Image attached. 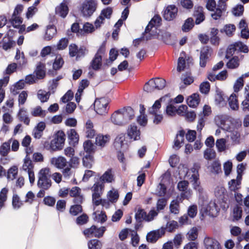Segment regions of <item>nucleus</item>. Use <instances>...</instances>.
<instances>
[{
	"label": "nucleus",
	"mask_w": 249,
	"mask_h": 249,
	"mask_svg": "<svg viewBox=\"0 0 249 249\" xmlns=\"http://www.w3.org/2000/svg\"><path fill=\"white\" fill-rule=\"evenodd\" d=\"M51 176V173L49 168L41 169L38 174L37 186L43 190L49 189L52 185Z\"/></svg>",
	"instance_id": "obj_1"
},
{
	"label": "nucleus",
	"mask_w": 249,
	"mask_h": 249,
	"mask_svg": "<svg viewBox=\"0 0 249 249\" xmlns=\"http://www.w3.org/2000/svg\"><path fill=\"white\" fill-rule=\"evenodd\" d=\"M65 136L64 131H57L54 135V139L50 142V149L54 151L61 150L64 145Z\"/></svg>",
	"instance_id": "obj_2"
},
{
	"label": "nucleus",
	"mask_w": 249,
	"mask_h": 249,
	"mask_svg": "<svg viewBox=\"0 0 249 249\" xmlns=\"http://www.w3.org/2000/svg\"><path fill=\"white\" fill-rule=\"evenodd\" d=\"M236 51L247 53L249 52V49L248 46L242 42H236L233 44H230L228 46L226 50L225 58L226 59L230 58Z\"/></svg>",
	"instance_id": "obj_3"
},
{
	"label": "nucleus",
	"mask_w": 249,
	"mask_h": 249,
	"mask_svg": "<svg viewBox=\"0 0 249 249\" xmlns=\"http://www.w3.org/2000/svg\"><path fill=\"white\" fill-rule=\"evenodd\" d=\"M96 0H85L83 3L82 13L84 17H89L97 8Z\"/></svg>",
	"instance_id": "obj_4"
},
{
	"label": "nucleus",
	"mask_w": 249,
	"mask_h": 249,
	"mask_svg": "<svg viewBox=\"0 0 249 249\" xmlns=\"http://www.w3.org/2000/svg\"><path fill=\"white\" fill-rule=\"evenodd\" d=\"M106 228L104 226L97 228L95 225H92L90 228L86 229L83 231V234L88 237H95L100 238L103 236Z\"/></svg>",
	"instance_id": "obj_5"
},
{
	"label": "nucleus",
	"mask_w": 249,
	"mask_h": 249,
	"mask_svg": "<svg viewBox=\"0 0 249 249\" xmlns=\"http://www.w3.org/2000/svg\"><path fill=\"white\" fill-rule=\"evenodd\" d=\"M108 102L105 98L96 99L94 103V110L97 114L105 115L107 114L108 110Z\"/></svg>",
	"instance_id": "obj_6"
},
{
	"label": "nucleus",
	"mask_w": 249,
	"mask_h": 249,
	"mask_svg": "<svg viewBox=\"0 0 249 249\" xmlns=\"http://www.w3.org/2000/svg\"><path fill=\"white\" fill-rule=\"evenodd\" d=\"M189 182L187 180H182L178 183L177 188L181 193L180 195V199H189L192 196V191L190 189H188Z\"/></svg>",
	"instance_id": "obj_7"
},
{
	"label": "nucleus",
	"mask_w": 249,
	"mask_h": 249,
	"mask_svg": "<svg viewBox=\"0 0 249 249\" xmlns=\"http://www.w3.org/2000/svg\"><path fill=\"white\" fill-rule=\"evenodd\" d=\"M178 8L175 5H169L164 10L163 17L165 20L172 21L177 16Z\"/></svg>",
	"instance_id": "obj_8"
},
{
	"label": "nucleus",
	"mask_w": 249,
	"mask_h": 249,
	"mask_svg": "<svg viewBox=\"0 0 249 249\" xmlns=\"http://www.w3.org/2000/svg\"><path fill=\"white\" fill-rule=\"evenodd\" d=\"M212 49L208 46L203 47L200 51L199 57V65L202 68H204L211 55Z\"/></svg>",
	"instance_id": "obj_9"
},
{
	"label": "nucleus",
	"mask_w": 249,
	"mask_h": 249,
	"mask_svg": "<svg viewBox=\"0 0 249 249\" xmlns=\"http://www.w3.org/2000/svg\"><path fill=\"white\" fill-rule=\"evenodd\" d=\"M165 234V229L160 228L157 230H154L148 232L146 235V240L147 242L154 243Z\"/></svg>",
	"instance_id": "obj_10"
},
{
	"label": "nucleus",
	"mask_w": 249,
	"mask_h": 249,
	"mask_svg": "<svg viewBox=\"0 0 249 249\" xmlns=\"http://www.w3.org/2000/svg\"><path fill=\"white\" fill-rule=\"evenodd\" d=\"M212 112L211 108L208 105H204L203 108L202 112H201L199 116L200 118L198 119L197 125V130L201 132L202 128L205 125V121L203 117L202 116V113L204 116H208Z\"/></svg>",
	"instance_id": "obj_11"
},
{
	"label": "nucleus",
	"mask_w": 249,
	"mask_h": 249,
	"mask_svg": "<svg viewBox=\"0 0 249 249\" xmlns=\"http://www.w3.org/2000/svg\"><path fill=\"white\" fill-rule=\"evenodd\" d=\"M127 134L130 139L135 141L140 139V131L135 124H132L129 126Z\"/></svg>",
	"instance_id": "obj_12"
},
{
	"label": "nucleus",
	"mask_w": 249,
	"mask_h": 249,
	"mask_svg": "<svg viewBox=\"0 0 249 249\" xmlns=\"http://www.w3.org/2000/svg\"><path fill=\"white\" fill-rule=\"evenodd\" d=\"M204 243L206 249H222L218 241L212 238L205 237Z\"/></svg>",
	"instance_id": "obj_13"
},
{
	"label": "nucleus",
	"mask_w": 249,
	"mask_h": 249,
	"mask_svg": "<svg viewBox=\"0 0 249 249\" xmlns=\"http://www.w3.org/2000/svg\"><path fill=\"white\" fill-rule=\"evenodd\" d=\"M34 73L37 80L43 79L46 75L45 65L41 62H38Z\"/></svg>",
	"instance_id": "obj_14"
},
{
	"label": "nucleus",
	"mask_w": 249,
	"mask_h": 249,
	"mask_svg": "<svg viewBox=\"0 0 249 249\" xmlns=\"http://www.w3.org/2000/svg\"><path fill=\"white\" fill-rule=\"evenodd\" d=\"M111 120L113 124L117 125H122L125 124L120 109L116 110L112 114Z\"/></svg>",
	"instance_id": "obj_15"
},
{
	"label": "nucleus",
	"mask_w": 249,
	"mask_h": 249,
	"mask_svg": "<svg viewBox=\"0 0 249 249\" xmlns=\"http://www.w3.org/2000/svg\"><path fill=\"white\" fill-rule=\"evenodd\" d=\"M202 6H195L194 16L196 17L195 23L197 25L200 24L205 19V16Z\"/></svg>",
	"instance_id": "obj_16"
},
{
	"label": "nucleus",
	"mask_w": 249,
	"mask_h": 249,
	"mask_svg": "<svg viewBox=\"0 0 249 249\" xmlns=\"http://www.w3.org/2000/svg\"><path fill=\"white\" fill-rule=\"evenodd\" d=\"M124 117L125 124L129 121L133 119L134 117V111L130 107H124L120 109Z\"/></svg>",
	"instance_id": "obj_17"
},
{
	"label": "nucleus",
	"mask_w": 249,
	"mask_h": 249,
	"mask_svg": "<svg viewBox=\"0 0 249 249\" xmlns=\"http://www.w3.org/2000/svg\"><path fill=\"white\" fill-rule=\"evenodd\" d=\"M69 143L71 145L75 146L79 141V135L74 129H70L67 132Z\"/></svg>",
	"instance_id": "obj_18"
},
{
	"label": "nucleus",
	"mask_w": 249,
	"mask_h": 249,
	"mask_svg": "<svg viewBox=\"0 0 249 249\" xmlns=\"http://www.w3.org/2000/svg\"><path fill=\"white\" fill-rule=\"evenodd\" d=\"M51 162L53 164L56 168L59 169H63L66 166L68 163L66 159L62 156L53 158Z\"/></svg>",
	"instance_id": "obj_19"
},
{
	"label": "nucleus",
	"mask_w": 249,
	"mask_h": 249,
	"mask_svg": "<svg viewBox=\"0 0 249 249\" xmlns=\"http://www.w3.org/2000/svg\"><path fill=\"white\" fill-rule=\"evenodd\" d=\"M188 105L193 108L196 107L200 102L199 95L198 93H193L187 99Z\"/></svg>",
	"instance_id": "obj_20"
},
{
	"label": "nucleus",
	"mask_w": 249,
	"mask_h": 249,
	"mask_svg": "<svg viewBox=\"0 0 249 249\" xmlns=\"http://www.w3.org/2000/svg\"><path fill=\"white\" fill-rule=\"evenodd\" d=\"M69 8L67 5L62 2L59 6L55 8V13L63 18H65L68 14Z\"/></svg>",
	"instance_id": "obj_21"
},
{
	"label": "nucleus",
	"mask_w": 249,
	"mask_h": 249,
	"mask_svg": "<svg viewBox=\"0 0 249 249\" xmlns=\"http://www.w3.org/2000/svg\"><path fill=\"white\" fill-rule=\"evenodd\" d=\"M100 181L103 184L105 182L111 183L114 180V175L112 174V169H108L100 177Z\"/></svg>",
	"instance_id": "obj_22"
},
{
	"label": "nucleus",
	"mask_w": 249,
	"mask_h": 249,
	"mask_svg": "<svg viewBox=\"0 0 249 249\" xmlns=\"http://www.w3.org/2000/svg\"><path fill=\"white\" fill-rule=\"evenodd\" d=\"M102 56L94 55L90 63V67L94 71L99 70L102 66Z\"/></svg>",
	"instance_id": "obj_23"
},
{
	"label": "nucleus",
	"mask_w": 249,
	"mask_h": 249,
	"mask_svg": "<svg viewBox=\"0 0 249 249\" xmlns=\"http://www.w3.org/2000/svg\"><path fill=\"white\" fill-rule=\"evenodd\" d=\"M57 30L54 25H49L47 27L44 38L47 40H50L56 35Z\"/></svg>",
	"instance_id": "obj_24"
},
{
	"label": "nucleus",
	"mask_w": 249,
	"mask_h": 249,
	"mask_svg": "<svg viewBox=\"0 0 249 249\" xmlns=\"http://www.w3.org/2000/svg\"><path fill=\"white\" fill-rule=\"evenodd\" d=\"M147 213L145 210L139 208L135 214V218L138 223H142L143 221H146Z\"/></svg>",
	"instance_id": "obj_25"
},
{
	"label": "nucleus",
	"mask_w": 249,
	"mask_h": 249,
	"mask_svg": "<svg viewBox=\"0 0 249 249\" xmlns=\"http://www.w3.org/2000/svg\"><path fill=\"white\" fill-rule=\"evenodd\" d=\"M27 111L24 108L19 109L18 116L20 122H23L25 124L28 125L30 124V120L27 114Z\"/></svg>",
	"instance_id": "obj_26"
},
{
	"label": "nucleus",
	"mask_w": 249,
	"mask_h": 249,
	"mask_svg": "<svg viewBox=\"0 0 249 249\" xmlns=\"http://www.w3.org/2000/svg\"><path fill=\"white\" fill-rule=\"evenodd\" d=\"M195 25L194 21L192 18H188L185 21L181 27L183 32H188L191 31Z\"/></svg>",
	"instance_id": "obj_27"
},
{
	"label": "nucleus",
	"mask_w": 249,
	"mask_h": 249,
	"mask_svg": "<svg viewBox=\"0 0 249 249\" xmlns=\"http://www.w3.org/2000/svg\"><path fill=\"white\" fill-rule=\"evenodd\" d=\"M84 150L87 154L92 155L95 152L96 146L91 142L90 140H87L83 143Z\"/></svg>",
	"instance_id": "obj_28"
},
{
	"label": "nucleus",
	"mask_w": 249,
	"mask_h": 249,
	"mask_svg": "<svg viewBox=\"0 0 249 249\" xmlns=\"http://www.w3.org/2000/svg\"><path fill=\"white\" fill-rule=\"evenodd\" d=\"M208 168H210V172L214 175H217L222 172L221 165L218 160L213 161Z\"/></svg>",
	"instance_id": "obj_29"
},
{
	"label": "nucleus",
	"mask_w": 249,
	"mask_h": 249,
	"mask_svg": "<svg viewBox=\"0 0 249 249\" xmlns=\"http://www.w3.org/2000/svg\"><path fill=\"white\" fill-rule=\"evenodd\" d=\"M185 134V132L183 129H181L178 132L176 135V139L174 141V146L177 147L178 149H179L181 147L180 144L183 143L184 142V137Z\"/></svg>",
	"instance_id": "obj_30"
},
{
	"label": "nucleus",
	"mask_w": 249,
	"mask_h": 249,
	"mask_svg": "<svg viewBox=\"0 0 249 249\" xmlns=\"http://www.w3.org/2000/svg\"><path fill=\"white\" fill-rule=\"evenodd\" d=\"M167 97H168V96L166 95L161 97L159 100L156 101L152 107L149 109L148 111L149 114H156V112H157V110L160 109L161 107L160 102L164 100L165 98Z\"/></svg>",
	"instance_id": "obj_31"
},
{
	"label": "nucleus",
	"mask_w": 249,
	"mask_h": 249,
	"mask_svg": "<svg viewBox=\"0 0 249 249\" xmlns=\"http://www.w3.org/2000/svg\"><path fill=\"white\" fill-rule=\"evenodd\" d=\"M28 148L26 149V156L24 160V163L22 168L24 171L33 170L34 165L32 161L31 160L29 156H28Z\"/></svg>",
	"instance_id": "obj_32"
},
{
	"label": "nucleus",
	"mask_w": 249,
	"mask_h": 249,
	"mask_svg": "<svg viewBox=\"0 0 249 249\" xmlns=\"http://www.w3.org/2000/svg\"><path fill=\"white\" fill-rule=\"evenodd\" d=\"M178 227V222L175 220H171L167 222L165 227L162 226L161 228H164L165 231L166 230L169 232H173Z\"/></svg>",
	"instance_id": "obj_33"
},
{
	"label": "nucleus",
	"mask_w": 249,
	"mask_h": 249,
	"mask_svg": "<svg viewBox=\"0 0 249 249\" xmlns=\"http://www.w3.org/2000/svg\"><path fill=\"white\" fill-rule=\"evenodd\" d=\"M51 94V91L46 92L44 90L40 89L37 92V96L42 103H44L49 100Z\"/></svg>",
	"instance_id": "obj_34"
},
{
	"label": "nucleus",
	"mask_w": 249,
	"mask_h": 249,
	"mask_svg": "<svg viewBox=\"0 0 249 249\" xmlns=\"http://www.w3.org/2000/svg\"><path fill=\"white\" fill-rule=\"evenodd\" d=\"M94 162V158L92 155L86 154L83 158V164L87 168H91Z\"/></svg>",
	"instance_id": "obj_35"
},
{
	"label": "nucleus",
	"mask_w": 249,
	"mask_h": 249,
	"mask_svg": "<svg viewBox=\"0 0 249 249\" xmlns=\"http://www.w3.org/2000/svg\"><path fill=\"white\" fill-rule=\"evenodd\" d=\"M109 136L98 135L96 137V144L102 147L105 145L106 143L109 141Z\"/></svg>",
	"instance_id": "obj_36"
},
{
	"label": "nucleus",
	"mask_w": 249,
	"mask_h": 249,
	"mask_svg": "<svg viewBox=\"0 0 249 249\" xmlns=\"http://www.w3.org/2000/svg\"><path fill=\"white\" fill-rule=\"evenodd\" d=\"M125 135L123 133L118 135L115 139L114 142V147L116 149L122 148L124 145V142L125 141Z\"/></svg>",
	"instance_id": "obj_37"
},
{
	"label": "nucleus",
	"mask_w": 249,
	"mask_h": 249,
	"mask_svg": "<svg viewBox=\"0 0 249 249\" xmlns=\"http://www.w3.org/2000/svg\"><path fill=\"white\" fill-rule=\"evenodd\" d=\"M218 207L214 202L211 201L206 207V211L209 212V214L214 216L218 212Z\"/></svg>",
	"instance_id": "obj_38"
},
{
	"label": "nucleus",
	"mask_w": 249,
	"mask_h": 249,
	"mask_svg": "<svg viewBox=\"0 0 249 249\" xmlns=\"http://www.w3.org/2000/svg\"><path fill=\"white\" fill-rule=\"evenodd\" d=\"M153 79V83L154 87L157 90L162 89L166 86V81L162 78H155Z\"/></svg>",
	"instance_id": "obj_39"
},
{
	"label": "nucleus",
	"mask_w": 249,
	"mask_h": 249,
	"mask_svg": "<svg viewBox=\"0 0 249 249\" xmlns=\"http://www.w3.org/2000/svg\"><path fill=\"white\" fill-rule=\"evenodd\" d=\"M226 66L229 69H236L239 66V57L237 56H233L227 63Z\"/></svg>",
	"instance_id": "obj_40"
},
{
	"label": "nucleus",
	"mask_w": 249,
	"mask_h": 249,
	"mask_svg": "<svg viewBox=\"0 0 249 249\" xmlns=\"http://www.w3.org/2000/svg\"><path fill=\"white\" fill-rule=\"evenodd\" d=\"M229 104L230 107L233 110H236L238 109L239 106L238 101L236 95L232 93L229 98Z\"/></svg>",
	"instance_id": "obj_41"
},
{
	"label": "nucleus",
	"mask_w": 249,
	"mask_h": 249,
	"mask_svg": "<svg viewBox=\"0 0 249 249\" xmlns=\"http://www.w3.org/2000/svg\"><path fill=\"white\" fill-rule=\"evenodd\" d=\"M93 215H95V216L93 217L94 220L101 224L105 223L107 220V216L104 211H102L98 214H97V212H94Z\"/></svg>",
	"instance_id": "obj_42"
},
{
	"label": "nucleus",
	"mask_w": 249,
	"mask_h": 249,
	"mask_svg": "<svg viewBox=\"0 0 249 249\" xmlns=\"http://www.w3.org/2000/svg\"><path fill=\"white\" fill-rule=\"evenodd\" d=\"M216 156L215 151L212 148H208L204 152V158L207 160H210L214 159Z\"/></svg>",
	"instance_id": "obj_43"
},
{
	"label": "nucleus",
	"mask_w": 249,
	"mask_h": 249,
	"mask_svg": "<svg viewBox=\"0 0 249 249\" xmlns=\"http://www.w3.org/2000/svg\"><path fill=\"white\" fill-rule=\"evenodd\" d=\"M88 248L89 249H101L102 244L98 239H92L88 242Z\"/></svg>",
	"instance_id": "obj_44"
},
{
	"label": "nucleus",
	"mask_w": 249,
	"mask_h": 249,
	"mask_svg": "<svg viewBox=\"0 0 249 249\" xmlns=\"http://www.w3.org/2000/svg\"><path fill=\"white\" fill-rule=\"evenodd\" d=\"M198 236V230L196 227H193L190 230L187 234V237L190 241L196 240Z\"/></svg>",
	"instance_id": "obj_45"
},
{
	"label": "nucleus",
	"mask_w": 249,
	"mask_h": 249,
	"mask_svg": "<svg viewBox=\"0 0 249 249\" xmlns=\"http://www.w3.org/2000/svg\"><path fill=\"white\" fill-rule=\"evenodd\" d=\"M22 18L19 16H16L15 17L12 16V18L9 19V22L11 24L14 28H18V25L22 23Z\"/></svg>",
	"instance_id": "obj_46"
},
{
	"label": "nucleus",
	"mask_w": 249,
	"mask_h": 249,
	"mask_svg": "<svg viewBox=\"0 0 249 249\" xmlns=\"http://www.w3.org/2000/svg\"><path fill=\"white\" fill-rule=\"evenodd\" d=\"M229 189L231 191L235 192L237 191L239 187V186L241 184V181L238 179H231L229 182Z\"/></svg>",
	"instance_id": "obj_47"
},
{
	"label": "nucleus",
	"mask_w": 249,
	"mask_h": 249,
	"mask_svg": "<svg viewBox=\"0 0 249 249\" xmlns=\"http://www.w3.org/2000/svg\"><path fill=\"white\" fill-rule=\"evenodd\" d=\"M83 212L82 207L79 204H75L71 206L70 209V213L73 216L77 215Z\"/></svg>",
	"instance_id": "obj_48"
},
{
	"label": "nucleus",
	"mask_w": 249,
	"mask_h": 249,
	"mask_svg": "<svg viewBox=\"0 0 249 249\" xmlns=\"http://www.w3.org/2000/svg\"><path fill=\"white\" fill-rule=\"evenodd\" d=\"M64 62L62 57L60 55L57 56L53 63V69L55 71L60 69L64 64Z\"/></svg>",
	"instance_id": "obj_49"
},
{
	"label": "nucleus",
	"mask_w": 249,
	"mask_h": 249,
	"mask_svg": "<svg viewBox=\"0 0 249 249\" xmlns=\"http://www.w3.org/2000/svg\"><path fill=\"white\" fill-rule=\"evenodd\" d=\"M89 219V216L87 214L83 213L76 218L75 222L78 225H83L88 222Z\"/></svg>",
	"instance_id": "obj_50"
},
{
	"label": "nucleus",
	"mask_w": 249,
	"mask_h": 249,
	"mask_svg": "<svg viewBox=\"0 0 249 249\" xmlns=\"http://www.w3.org/2000/svg\"><path fill=\"white\" fill-rule=\"evenodd\" d=\"M89 51L84 46H81L78 50L77 54L75 56L76 60H79L81 58H83L88 53Z\"/></svg>",
	"instance_id": "obj_51"
},
{
	"label": "nucleus",
	"mask_w": 249,
	"mask_h": 249,
	"mask_svg": "<svg viewBox=\"0 0 249 249\" xmlns=\"http://www.w3.org/2000/svg\"><path fill=\"white\" fill-rule=\"evenodd\" d=\"M242 208L237 205L233 209V220L237 221L239 220L242 217Z\"/></svg>",
	"instance_id": "obj_52"
},
{
	"label": "nucleus",
	"mask_w": 249,
	"mask_h": 249,
	"mask_svg": "<svg viewBox=\"0 0 249 249\" xmlns=\"http://www.w3.org/2000/svg\"><path fill=\"white\" fill-rule=\"evenodd\" d=\"M216 147L217 148L218 151L219 152H223L226 149V140L222 138L217 139L216 141Z\"/></svg>",
	"instance_id": "obj_53"
},
{
	"label": "nucleus",
	"mask_w": 249,
	"mask_h": 249,
	"mask_svg": "<svg viewBox=\"0 0 249 249\" xmlns=\"http://www.w3.org/2000/svg\"><path fill=\"white\" fill-rule=\"evenodd\" d=\"M235 26L233 24L226 25L223 29L220 30L221 33L225 32L229 36L232 35V33L235 30Z\"/></svg>",
	"instance_id": "obj_54"
},
{
	"label": "nucleus",
	"mask_w": 249,
	"mask_h": 249,
	"mask_svg": "<svg viewBox=\"0 0 249 249\" xmlns=\"http://www.w3.org/2000/svg\"><path fill=\"white\" fill-rule=\"evenodd\" d=\"M113 13L112 8L111 7H107L106 8L103 9L101 12L100 16H103L107 19H109Z\"/></svg>",
	"instance_id": "obj_55"
},
{
	"label": "nucleus",
	"mask_w": 249,
	"mask_h": 249,
	"mask_svg": "<svg viewBox=\"0 0 249 249\" xmlns=\"http://www.w3.org/2000/svg\"><path fill=\"white\" fill-rule=\"evenodd\" d=\"M210 84L208 81H205L200 84L199 90L202 93L207 94L210 91Z\"/></svg>",
	"instance_id": "obj_56"
},
{
	"label": "nucleus",
	"mask_w": 249,
	"mask_h": 249,
	"mask_svg": "<svg viewBox=\"0 0 249 249\" xmlns=\"http://www.w3.org/2000/svg\"><path fill=\"white\" fill-rule=\"evenodd\" d=\"M154 86L153 83V79H151L145 84L143 87V90L147 92H152L156 89Z\"/></svg>",
	"instance_id": "obj_57"
},
{
	"label": "nucleus",
	"mask_w": 249,
	"mask_h": 249,
	"mask_svg": "<svg viewBox=\"0 0 249 249\" xmlns=\"http://www.w3.org/2000/svg\"><path fill=\"white\" fill-rule=\"evenodd\" d=\"M8 190L6 188H3L1 189L0 193V207H3L4 202L7 199V194Z\"/></svg>",
	"instance_id": "obj_58"
},
{
	"label": "nucleus",
	"mask_w": 249,
	"mask_h": 249,
	"mask_svg": "<svg viewBox=\"0 0 249 249\" xmlns=\"http://www.w3.org/2000/svg\"><path fill=\"white\" fill-rule=\"evenodd\" d=\"M10 150V144L8 142L3 143L0 147V154L2 157L7 156Z\"/></svg>",
	"instance_id": "obj_59"
},
{
	"label": "nucleus",
	"mask_w": 249,
	"mask_h": 249,
	"mask_svg": "<svg viewBox=\"0 0 249 249\" xmlns=\"http://www.w3.org/2000/svg\"><path fill=\"white\" fill-rule=\"evenodd\" d=\"M78 49L79 48L78 46L75 44H71L69 46V53L70 56L71 57H73L77 55Z\"/></svg>",
	"instance_id": "obj_60"
},
{
	"label": "nucleus",
	"mask_w": 249,
	"mask_h": 249,
	"mask_svg": "<svg viewBox=\"0 0 249 249\" xmlns=\"http://www.w3.org/2000/svg\"><path fill=\"white\" fill-rule=\"evenodd\" d=\"M17 174L18 168L16 166H14L8 170L7 172V178L13 180L16 178Z\"/></svg>",
	"instance_id": "obj_61"
},
{
	"label": "nucleus",
	"mask_w": 249,
	"mask_h": 249,
	"mask_svg": "<svg viewBox=\"0 0 249 249\" xmlns=\"http://www.w3.org/2000/svg\"><path fill=\"white\" fill-rule=\"evenodd\" d=\"M73 98V93L71 90L70 89L61 97V101L65 103L71 101Z\"/></svg>",
	"instance_id": "obj_62"
},
{
	"label": "nucleus",
	"mask_w": 249,
	"mask_h": 249,
	"mask_svg": "<svg viewBox=\"0 0 249 249\" xmlns=\"http://www.w3.org/2000/svg\"><path fill=\"white\" fill-rule=\"evenodd\" d=\"M45 110L42 109L41 107L40 106H37L35 108H34L33 110L31 112V114L32 116L34 117L37 116H42L44 117L45 116Z\"/></svg>",
	"instance_id": "obj_63"
},
{
	"label": "nucleus",
	"mask_w": 249,
	"mask_h": 249,
	"mask_svg": "<svg viewBox=\"0 0 249 249\" xmlns=\"http://www.w3.org/2000/svg\"><path fill=\"white\" fill-rule=\"evenodd\" d=\"M243 86V78L242 76H241L236 80L234 85L233 89L234 92H238L240 89L242 88Z\"/></svg>",
	"instance_id": "obj_64"
}]
</instances>
